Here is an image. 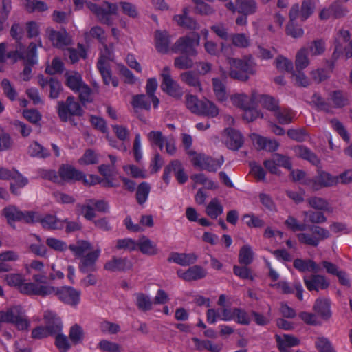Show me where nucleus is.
<instances>
[{
	"instance_id": "f257e3e1",
	"label": "nucleus",
	"mask_w": 352,
	"mask_h": 352,
	"mask_svg": "<svg viewBox=\"0 0 352 352\" xmlns=\"http://www.w3.org/2000/svg\"><path fill=\"white\" fill-rule=\"evenodd\" d=\"M68 248L76 257L80 258L78 267L81 272L85 274L96 270V261L101 254L99 247L92 250V245L89 241L78 240Z\"/></svg>"
},
{
	"instance_id": "f03ea898",
	"label": "nucleus",
	"mask_w": 352,
	"mask_h": 352,
	"mask_svg": "<svg viewBox=\"0 0 352 352\" xmlns=\"http://www.w3.org/2000/svg\"><path fill=\"white\" fill-rule=\"evenodd\" d=\"M87 6L102 23L107 25L113 23V16L118 14L119 7L122 13L129 17L135 18L138 16L136 6L132 3L127 1H121L119 3V5L105 2L102 8L93 3H88Z\"/></svg>"
},
{
	"instance_id": "7ed1b4c3",
	"label": "nucleus",
	"mask_w": 352,
	"mask_h": 352,
	"mask_svg": "<svg viewBox=\"0 0 352 352\" xmlns=\"http://www.w3.org/2000/svg\"><path fill=\"white\" fill-rule=\"evenodd\" d=\"M228 76L233 79L245 82L256 73V64L252 57L234 58L228 57Z\"/></svg>"
},
{
	"instance_id": "20e7f679",
	"label": "nucleus",
	"mask_w": 352,
	"mask_h": 352,
	"mask_svg": "<svg viewBox=\"0 0 352 352\" xmlns=\"http://www.w3.org/2000/svg\"><path fill=\"white\" fill-rule=\"evenodd\" d=\"M256 99L257 94L255 91H252L250 98L245 93H235L230 96L232 104L243 111V118L247 122H253L263 116L254 106Z\"/></svg>"
},
{
	"instance_id": "39448f33",
	"label": "nucleus",
	"mask_w": 352,
	"mask_h": 352,
	"mask_svg": "<svg viewBox=\"0 0 352 352\" xmlns=\"http://www.w3.org/2000/svg\"><path fill=\"white\" fill-rule=\"evenodd\" d=\"M5 282L11 287L17 288L20 292L28 295H38L48 294L52 289L48 286H43L33 282H25L24 276L19 273H11L4 277Z\"/></svg>"
},
{
	"instance_id": "423d86ee",
	"label": "nucleus",
	"mask_w": 352,
	"mask_h": 352,
	"mask_svg": "<svg viewBox=\"0 0 352 352\" xmlns=\"http://www.w3.org/2000/svg\"><path fill=\"white\" fill-rule=\"evenodd\" d=\"M44 319L47 326H39L34 329L32 332V338L41 339L49 335L61 332L63 328L62 322L56 314L52 311L47 310L44 313Z\"/></svg>"
},
{
	"instance_id": "0eeeda50",
	"label": "nucleus",
	"mask_w": 352,
	"mask_h": 352,
	"mask_svg": "<svg viewBox=\"0 0 352 352\" xmlns=\"http://www.w3.org/2000/svg\"><path fill=\"white\" fill-rule=\"evenodd\" d=\"M351 34L349 30L341 28L335 35L334 51L332 58L338 59L344 55L346 58L352 57V40L350 41Z\"/></svg>"
},
{
	"instance_id": "6e6552de",
	"label": "nucleus",
	"mask_w": 352,
	"mask_h": 352,
	"mask_svg": "<svg viewBox=\"0 0 352 352\" xmlns=\"http://www.w3.org/2000/svg\"><path fill=\"white\" fill-rule=\"evenodd\" d=\"M43 286H48L52 289L48 294H40L41 296L55 294L61 302L71 306H76L80 301L81 292L72 287L62 286L56 287L50 284H43Z\"/></svg>"
},
{
	"instance_id": "1a4fd4ad",
	"label": "nucleus",
	"mask_w": 352,
	"mask_h": 352,
	"mask_svg": "<svg viewBox=\"0 0 352 352\" xmlns=\"http://www.w3.org/2000/svg\"><path fill=\"white\" fill-rule=\"evenodd\" d=\"M0 317L3 322L12 323L19 330L27 329L30 325L21 305H14L6 311H1Z\"/></svg>"
},
{
	"instance_id": "9d476101",
	"label": "nucleus",
	"mask_w": 352,
	"mask_h": 352,
	"mask_svg": "<svg viewBox=\"0 0 352 352\" xmlns=\"http://www.w3.org/2000/svg\"><path fill=\"white\" fill-rule=\"evenodd\" d=\"M104 51L102 50L100 53V58L98 61V69H99L105 85H112L114 87L118 86V80L112 76L109 66V61L113 59V50L104 47Z\"/></svg>"
},
{
	"instance_id": "9b49d317",
	"label": "nucleus",
	"mask_w": 352,
	"mask_h": 352,
	"mask_svg": "<svg viewBox=\"0 0 352 352\" xmlns=\"http://www.w3.org/2000/svg\"><path fill=\"white\" fill-rule=\"evenodd\" d=\"M82 113L80 104L72 96H69L65 102H58V114L63 122L71 120L72 116H80Z\"/></svg>"
},
{
	"instance_id": "f8f14e48",
	"label": "nucleus",
	"mask_w": 352,
	"mask_h": 352,
	"mask_svg": "<svg viewBox=\"0 0 352 352\" xmlns=\"http://www.w3.org/2000/svg\"><path fill=\"white\" fill-rule=\"evenodd\" d=\"M3 214L7 219L8 223L12 226L16 221H23L25 223H34L36 217V212H25L19 210L14 206H9L3 210Z\"/></svg>"
},
{
	"instance_id": "ddd939ff",
	"label": "nucleus",
	"mask_w": 352,
	"mask_h": 352,
	"mask_svg": "<svg viewBox=\"0 0 352 352\" xmlns=\"http://www.w3.org/2000/svg\"><path fill=\"white\" fill-rule=\"evenodd\" d=\"M200 36L196 34L193 37L186 36L178 39L172 47V51L175 53L181 52L190 56H195L197 51L195 47L199 45Z\"/></svg>"
},
{
	"instance_id": "4468645a",
	"label": "nucleus",
	"mask_w": 352,
	"mask_h": 352,
	"mask_svg": "<svg viewBox=\"0 0 352 352\" xmlns=\"http://www.w3.org/2000/svg\"><path fill=\"white\" fill-rule=\"evenodd\" d=\"M160 74L162 77L161 87L163 91L173 97L180 98L183 95V91L179 84L172 78L170 67H164Z\"/></svg>"
},
{
	"instance_id": "2eb2a0df",
	"label": "nucleus",
	"mask_w": 352,
	"mask_h": 352,
	"mask_svg": "<svg viewBox=\"0 0 352 352\" xmlns=\"http://www.w3.org/2000/svg\"><path fill=\"white\" fill-rule=\"evenodd\" d=\"M37 45L31 43L25 52L21 51L20 46L19 50L10 52L6 55V59H10L12 63H14L19 59H23L30 64H35L37 63L38 57L36 54Z\"/></svg>"
},
{
	"instance_id": "dca6fc26",
	"label": "nucleus",
	"mask_w": 352,
	"mask_h": 352,
	"mask_svg": "<svg viewBox=\"0 0 352 352\" xmlns=\"http://www.w3.org/2000/svg\"><path fill=\"white\" fill-rule=\"evenodd\" d=\"M221 138L223 142L230 150L237 151L243 144V138L241 133L230 127L223 130Z\"/></svg>"
},
{
	"instance_id": "f3484780",
	"label": "nucleus",
	"mask_w": 352,
	"mask_h": 352,
	"mask_svg": "<svg viewBox=\"0 0 352 352\" xmlns=\"http://www.w3.org/2000/svg\"><path fill=\"white\" fill-rule=\"evenodd\" d=\"M266 169L272 174L280 175L279 167H284L287 169L292 168V163L289 158L280 154H274L272 158L264 162Z\"/></svg>"
},
{
	"instance_id": "a211bd4d",
	"label": "nucleus",
	"mask_w": 352,
	"mask_h": 352,
	"mask_svg": "<svg viewBox=\"0 0 352 352\" xmlns=\"http://www.w3.org/2000/svg\"><path fill=\"white\" fill-rule=\"evenodd\" d=\"M339 183V177L324 171H318L317 176L311 179V187L318 190L323 187L333 186Z\"/></svg>"
},
{
	"instance_id": "6ab92c4d",
	"label": "nucleus",
	"mask_w": 352,
	"mask_h": 352,
	"mask_svg": "<svg viewBox=\"0 0 352 352\" xmlns=\"http://www.w3.org/2000/svg\"><path fill=\"white\" fill-rule=\"evenodd\" d=\"M24 267L26 272L29 274H32L33 271L38 272L33 275L32 278L34 280V283L43 285L48 284L47 283V274L44 272V263L38 260H33L30 263L25 264Z\"/></svg>"
},
{
	"instance_id": "aec40b11",
	"label": "nucleus",
	"mask_w": 352,
	"mask_h": 352,
	"mask_svg": "<svg viewBox=\"0 0 352 352\" xmlns=\"http://www.w3.org/2000/svg\"><path fill=\"white\" fill-rule=\"evenodd\" d=\"M206 315L207 322L210 324H214L219 320L226 322L233 320L231 308L209 309Z\"/></svg>"
},
{
	"instance_id": "412c9836",
	"label": "nucleus",
	"mask_w": 352,
	"mask_h": 352,
	"mask_svg": "<svg viewBox=\"0 0 352 352\" xmlns=\"http://www.w3.org/2000/svg\"><path fill=\"white\" fill-rule=\"evenodd\" d=\"M36 219L34 223L39 222L42 227L48 230H58L62 229L65 225V221L57 218L56 216L53 214H46L44 217L36 212Z\"/></svg>"
},
{
	"instance_id": "4be33fe9",
	"label": "nucleus",
	"mask_w": 352,
	"mask_h": 352,
	"mask_svg": "<svg viewBox=\"0 0 352 352\" xmlns=\"http://www.w3.org/2000/svg\"><path fill=\"white\" fill-rule=\"evenodd\" d=\"M132 267L133 263L131 260L115 256L106 262L104 265V270L109 272H124L131 270Z\"/></svg>"
},
{
	"instance_id": "5701e85b",
	"label": "nucleus",
	"mask_w": 352,
	"mask_h": 352,
	"mask_svg": "<svg viewBox=\"0 0 352 352\" xmlns=\"http://www.w3.org/2000/svg\"><path fill=\"white\" fill-rule=\"evenodd\" d=\"M177 274L186 281H191L204 278L207 275V271L201 266L194 265L186 270H177Z\"/></svg>"
},
{
	"instance_id": "b1692460",
	"label": "nucleus",
	"mask_w": 352,
	"mask_h": 352,
	"mask_svg": "<svg viewBox=\"0 0 352 352\" xmlns=\"http://www.w3.org/2000/svg\"><path fill=\"white\" fill-rule=\"evenodd\" d=\"M59 175L60 184L72 181H80L84 177L82 172L68 164H63L60 167Z\"/></svg>"
},
{
	"instance_id": "393cba45",
	"label": "nucleus",
	"mask_w": 352,
	"mask_h": 352,
	"mask_svg": "<svg viewBox=\"0 0 352 352\" xmlns=\"http://www.w3.org/2000/svg\"><path fill=\"white\" fill-rule=\"evenodd\" d=\"M46 33L52 44L58 47H63L70 43V38L65 30L56 31L52 28H47Z\"/></svg>"
},
{
	"instance_id": "a878e982",
	"label": "nucleus",
	"mask_w": 352,
	"mask_h": 352,
	"mask_svg": "<svg viewBox=\"0 0 352 352\" xmlns=\"http://www.w3.org/2000/svg\"><path fill=\"white\" fill-rule=\"evenodd\" d=\"M304 283L306 287L309 290L324 289L328 287L329 282L325 277L322 275L316 274L304 277Z\"/></svg>"
},
{
	"instance_id": "bb28decb",
	"label": "nucleus",
	"mask_w": 352,
	"mask_h": 352,
	"mask_svg": "<svg viewBox=\"0 0 352 352\" xmlns=\"http://www.w3.org/2000/svg\"><path fill=\"white\" fill-rule=\"evenodd\" d=\"M250 138L258 149L274 151L279 146L278 143L275 140L267 139L256 133H252L250 135Z\"/></svg>"
},
{
	"instance_id": "cd10ccee",
	"label": "nucleus",
	"mask_w": 352,
	"mask_h": 352,
	"mask_svg": "<svg viewBox=\"0 0 352 352\" xmlns=\"http://www.w3.org/2000/svg\"><path fill=\"white\" fill-rule=\"evenodd\" d=\"M170 39L166 31L157 30L155 32V45L160 53L167 54L170 50Z\"/></svg>"
},
{
	"instance_id": "c85d7f7f",
	"label": "nucleus",
	"mask_w": 352,
	"mask_h": 352,
	"mask_svg": "<svg viewBox=\"0 0 352 352\" xmlns=\"http://www.w3.org/2000/svg\"><path fill=\"white\" fill-rule=\"evenodd\" d=\"M197 255L195 253H179L172 252L168 261L180 265L182 266H188L195 263L197 260Z\"/></svg>"
},
{
	"instance_id": "c756f323",
	"label": "nucleus",
	"mask_w": 352,
	"mask_h": 352,
	"mask_svg": "<svg viewBox=\"0 0 352 352\" xmlns=\"http://www.w3.org/2000/svg\"><path fill=\"white\" fill-rule=\"evenodd\" d=\"M219 108L212 101L202 100L197 116H202L209 118H217L219 115Z\"/></svg>"
},
{
	"instance_id": "7c9ffc66",
	"label": "nucleus",
	"mask_w": 352,
	"mask_h": 352,
	"mask_svg": "<svg viewBox=\"0 0 352 352\" xmlns=\"http://www.w3.org/2000/svg\"><path fill=\"white\" fill-rule=\"evenodd\" d=\"M275 337L278 349L282 352H287L289 348L297 346L300 342L296 337L289 334H276Z\"/></svg>"
},
{
	"instance_id": "2f4dec72",
	"label": "nucleus",
	"mask_w": 352,
	"mask_h": 352,
	"mask_svg": "<svg viewBox=\"0 0 352 352\" xmlns=\"http://www.w3.org/2000/svg\"><path fill=\"white\" fill-rule=\"evenodd\" d=\"M138 249L144 254L155 255L158 252L157 244L146 236H141L137 241Z\"/></svg>"
},
{
	"instance_id": "473e14b6",
	"label": "nucleus",
	"mask_w": 352,
	"mask_h": 352,
	"mask_svg": "<svg viewBox=\"0 0 352 352\" xmlns=\"http://www.w3.org/2000/svg\"><path fill=\"white\" fill-rule=\"evenodd\" d=\"M152 100L148 95L138 94L133 96L131 100V105L135 112L140 109L150 110Z\"/></svg>"
},
{
	"instance_id": "72a5a7b5",
	"label": "nucleus",
	"mask_w": 352,
	"mask_h": 352,
	"mask_svg": "<svg viewBox=\"0 0 352 352\" xmlns=\"http://www.w3.org/2000/svg\"><path fill=\"white\" fill-rule=\"evenodd\" d=\"M294 266L300 272H318L320 266L311 259L296 258L294 261Z\"/></svg>"
},
{
	"instance_id": "f704fd0d",
	"label": "nucleus",
	"mask_w": 352,
	"mask_h": 352,
	"mask_svg": "<svg viewBox=\"0 0 352 352\" xmlns=\"http://www.w3.org/2000/svg\"><path fill=\"white\" fill-rule=\"evenodd\" d=\"M212 89L217 101L223 102L228 100V95L226 85L218 78H213Z\"/></svg>"
},
{
	"instance_id": "c9c22d12",
	"label": "nucleus",
	"mask_w": 352,
	"mask_h": 352,
	"mask_svg": "<svg viewBox=\"0 0 352 352\" xmlns=\"http://www.w3.org/2000/svg\"><path fill=\"white\" fill-rule=\"evenodd\" d=\"M188 9L185 8L183 10V14L175 15L174 17L176 23L180 25L191 30L199 29L198 23L194 21L192 18L188 16Z\"/></svg>"
},
{
	"instance_id": "e433bc0d",
	"label": "nucleus",
	"mask_w": 352,
	"mask_h": 352,
	"mask_svg": "<svg viewBox=\"0 0 352 352\" xmlns=\"http://www.w3.org/2000/svg\"><path fill=\"white\" fill-rule=\"evenodd\" d=\"M257 10L255 0H236V11L244 15L254 14Z\"/></svg>"
},
{
	"instance_id": "4c0bfd02",
	"label": "nucleus",
	"mask_w": 352,
	"mask_h": 352,
	"mask_svg": "<svg viewBox=\"0 0 352 352\" xmlns=\"http://www.w3.org/2000/svg\"><path fill=\"white\" fill-rule=\"evenodd\" d=\"M223 212V207L217 198L210 200L206 207V213L211 219H216Z\"/></svg>"
},
{
	"instance_id": "58836bf2",
	"label": "nucleus",
	"mask_w": 352,
	"mask_h": 352,
	"mask_svg": "<svg viewBox=\"0 0 352 352\" xmlns=\"http://www.w3.org/2000/svg\"><path fill=\"white\" fill-rule=\"evenodd\" d=\"M297 156L309 161L314 165L318 166L320 160L318 157L308 148L303 146H298L294 148Z\"/></svg>"
},
{
	"instance_id": "ea45409f",
	"label": "nucleus",
	"mask_w": 352,
	"mask_h": 352,
	"mask_svg": "<svg viewBox=\"0 0 352 352\" xmlns=\"http://www.w3.org/2000/svg\"><path fill=\"white\" fill-rule=\"evenodd\" d=\"M66 85L72 90L79 89L80 87L84 84L81 75L76 72H67L65 74Z\"/></svg>"
},
{
	"instance_id": "a19ab883",
	"label": "nucleus",
	"mask_w": 352,
	"mask_h": 352,
	"mask_svg": "<svg viewBox=\"0 0 352 352\" xmlns=\"http://www.w3.org/2000/svg\"><path fill=\"white\" fill-rule=\"evenodd\" d=\"M85 38L87 41H88L90 38H96L102 45V48L100 49V52L102 50L104 51V47L106 45L108 48H110L112 50V47H108L107 44L104 43L106 36L105 32L103 30L102 28H101L99 26H94L91 28L90 31L89 32H87L85 34Z\"/></svg>"
},
{
	"instance_id": "79ce46f5",
	"label": "nucleus",
	"mask_w": 352,
	"mask_h": 352,
	"mask_svg": "<svg viewBox=\"0 0 352 352\" xmlns=\"http://www.w3.org/2000/svg\"><path fill=\"white\" fill-rule=\"evenodd\" d=\"M309 205L316 210H324L328 212H333V208L324 199L318 197H311L308 199Z\"/></svg>"
},
{
	"instance_id": "37998d69",
	"label": "nucleus",
	"mask_w": 352,
	"mask_h": 352,
	"mask_svg": "<svg viewBox=\"0 0 352 352\" xmlns=\"http://www.w3.org/2000/svg\"><path fill=\"white\" fill-rule=\"evenodd\" d=\"M314 311L323 318L331 316L330 304L327 299H318L314 306Z\"/></svg>"
},
{
	"instance_id": "c03bdc74",
	"label": "nucleus",
	"mask_w": 352,
	"mask_h": 352,
	"mask_svg": "<svg viewBox=\"0 0 352 352\" xmlns=\"http://www.w3.org/2000/svg\"><path fill=\"white\" fill-rule=\"evenodd\" d=\"M308 52L306 47L300 49L296 55L295 66L297 71L303 70L309 65Z\"/></svg>"
},
{
	"instance_id": "a18cd8bd",
	"label": "nucleus",
	"mask_w": 352,
	"mask_h": 352,
	"mask_svg": "<svg viewBox=\"0 0 352 352\" xmlns=\"http://www.w3.org/2000/svg\"><path fill=\"white\" fill-rule=\"evenodd\" d=\"M19 259L17 252L8 250L0 253V272H8L10 267L8 265L4 263L6 261H16Z\"/></svg>"
},
{
	"instance_id": "49530a36",
	"label": "nucleus",
	"mask_w": 352,
	"mask_h": 352,
	"mask_svg": "<svg viewBox=\"0 0 352 352\" xmlns=\"http://www.w3.org/2000/svg\"><path fill=\"white\" fill-rule=\"evenodd\" d=\"M187 154L190 158V161L194 166L200 169L205 170L208 155L201 153H197L192 150L187 151Z\"/></svg>"
},
{
	"instance_id": "de8ad7c7",
	"label": "nucleus",
	"mask_w": 352,
	"mask_h": 352,
	"mask_svg": "<svg viewBox=\"0 0 352 352\" xmlns=\"http://www.w3.org/2000/svg\"><path fill=\"white\" fill-rule=\"evenodd\" d=\"M28 152L30 156L38 158H45L50 155L47 150L37 142H33L29 145Z\"/></svg>"
},
{
	"instance_id": "09e8293b",
	"label": "nucleus",
	"mask_w": 352,
	"mask_h": 352,
	"mask_svg": "<svg viewBox=\"0 0 352 352\" xmlns=\"http://www.w3.org/2000/svg\"><path fill=\"white\" fill-rule=\"evenodd\" d=\"M69 337L74 344L82 342L85 338V332L81 326L75 324L70 327Z\"/></svg>"
},
{
	"instance_id": "8fccbe9b",
	"label": "nucleus",
	"mask_w": 352,
	"mask_h": 352,
	"mask_svg": "<svg viewBox=\"0 0 352 352\" xmlns=\"http://www.w3.org/2000/svg\"><path fill=\"white\" fill-rule=\"evenodd\" d=\"M256 100L261 104V106L269 111H273L274 113L278 109V102L275 98L267 95H261L259 98L257 97Z\"/></svg>"
},
{
	"instance_id": "3c124183",
	"label": "nucleus",
	"mask_w": 352,
	"mask_h": 352,
	"mask_svg": "<svg viewBox=\"0 0 352 352\" xmlns=\"http://www.w3.org/2000/svg\"><path fill=\"white\" fill-rule=\"evenodd\" d=\"M10 179L14 180V183H12L10 185V190L15 195L18 194L16 188H23L28 183V180L26 177L15 170H13L12 176Z\"/></svg>"
},
{
	"instance_id": "603ef678",
	"label": "nucleus",
	"mask_w": 352,
	"mask_h": 352,
	"mask_svg": "<svg viewBox=\"0 0 352 352\" xmlns=\"http://www.w3.org/2000/svg\"><path fill=\"white\" fill-rule=\"evenodd\" d=\"M157 85L158 84L156 78H151L148 79L146 86V94L151 97V99L152 100V103L153 104V107L155 109L158 107L160 103L159 99L155 95V92L157 88Z\"/></svg>"
},
{
	"instance_id": "864d4df0",
	"label": "nucleus",
	"mask_w": 352,
	"mask_h": 352,
	"mask_svg": "<svg viewBox=\"0 0 352 352\" xmlns=\"http://www.w3.org/2000/svg\"><path fill=\"white\" fill-rule=\"evenodd\" d=\"M181 80L187 85L197 89L199 91L202 90L199 77L192 72H186L181 74Z\"/></svg>"
},
{
	"instance_id": "5fc2aeb1",
	"label": "nucleus",
	"mask_w": 352,
	"mask_h": 352,
	"mask_svg": "<svg viewBox=\"0 0 352 352\" xmlns=\"http://www.w3.org/2000/svg\"><path fill=\"white\" fill-rule=\"evenodd\" d=\"M169 169L173 170L179 183L184 184L188 180V176L185 173L182 164L179 161H173L169 165Z\"/></svg>"
},
{
	"instance_id": "6e6d98bb",
	"label": "nucleus",
	"mask_w": 352,
	"mask_h": 352,
	"mask_svg": "<svg viewBox=\"0 0 352 352\" xmlns=\"http://www.w3.org/2000/svg\"><path fill=\"white\" fill-rule=\"evenodd\" d=\"M135 301L138 307L142 311H148L151 309L153 301L149 296L143 293H138L135 294Z\"/></svg>"
},
{
	"instance_id": "4d7b16f0",
	"label": "nucleus",
	"mask_w": 352,
	"mask_h": 352,
	"mask_svg": "<svg viewBox=\"0 0 352 352\" xmlns=\"http://www.w3.org/2000/svg\"><path fill=\"white\" fill-rule=\"evenodd\" d=\"M278 122L282 124H289L295 116V113L291 109H283L280 110L278 109L274 113Z\"/></svg>"
},
{
	"instance_id": "13d9d810",
	"label": "nucleus",
	"mask_w": 352,
	"mask_h": 352,
	"mask_svg": "<svg viewBox=\"0 0 352 352\" xmlns=\"http://www.w3.org/2000/svg\"><path fill=\"white\" fill-rule=\"evenodd\" d=\"M76 209L86 219L89 221L94 220L96 216L94 206L90 203V201L85 204H78L76 206Z\"/></svg>"
},
{
	"instance_id": "bf43d9fd",
	"label": "nucleus",
	"mask_w": 352,
	"mask_h": 352,
	"mask_svg": "<svg viewBox=\"0 0 352 352\" xmlns=\"http://www.w3.org/2000/svg\"><path fill=\"white\" fill-rule=\"evenodd\" d=\"M254 253L249 245H243L239 252V261L241 264L249 265L253 261Z\"/></svg>"
},
{
	"instance_id": "052dcab7",
	"label": "nucleus",
	"mask_w": 352,
	"mask_h": 352,
	"mask_svg": "<svg viewBox=\"0 0 352 352\" xmlns=\"http://www.w3.org/2000/svg\"><path fill=\"white\" fill-rule=\"evenodd\" d=\"M193 341L199 350L207 349L211 352H219L221 349V345L216 344L210 340H200L194 338Z\"/></svg>"
},
{
	"instance_id": "680f3d73",
	"label": "nucleus",
	"mask_w": 352,
	"mask_h": 352,
	"mask_svg": "<svg viewBox=\"0 0 352 352\" xmlns=\"http://www.w3.org/2000/svg\"><path fill=\"white\" fill-rule=\"evenodd\" d=\"M232 43L239 48H246L250 44V38L243 33H236L231 36Z\"/></svg>"
},
{
	"instance_id": "e2e57ef3",
	"label": "nucleus",
	"mask_w": 352,
	"mask_h": 352,
	"mask_svg": "<svg viewBox=\"0 0 352 352\" xmlns=\"http://www.w3.org/2000/svg\"><path fill=\"white\" fill-rule=\"evenodd\" d=\"M185 98L186 108L191 113L197 115L202 100H199L197 96L191 94H187Z\"/></svg>"
},
{
	"instance_id": "0e129e2a",
	"label": "nucleus",
	"mask_w": 352,
	"mask_h": 352,
	"mask_svg": "<svg viewBox=\"0 0 352 352\" xmlns=\"http://www.w3.org/2000/svg\"><path fill=\"white\" fill-rule=\"evenodd\" d=\"M147 138L152 145L158 146L161 150L163 149L166 138L160 131H152L148 133Z\"/></svg>"
},
{
	"instance_id": "69168bd1",
	"label": "nucleus",
	"mask_w": 352,
	"mask_h": 352,
	"mask_svg": "<svg viewBox=\"0 0 352 352\" xmlns=\"http://www.w3.org/2000/svg\"><path fill=\"white\" fill-rule=\"evenodd\" d=\"M325 42L323 40L318 39L313 41L309 45L307 52L312 56H320L325 51Z\"/></svg>"
},
{
	"instance_id": "338daca9",
	"label": "nucleus",
	"mask_w": 352,
	"mask_h": 352,
	"mask_svg": "<svg viewBox=\"0 0 352 352\" xmlns=\"http://www.w3.org/2000/svg\"><path fill=\"white\" fill-rule=\"evenodd\" d=\"M232 314L233 315V320L241 324H248L250 322V317L248 313L239 308L232 309Z\"/></svg>"
},
{
	"instance_id": "774afa93",
	"label": "nucleus",
	"mask_w": 352,
	"mask_h": 352,
	"mask_svg": "<svg viewBox=\"0 0 352 352\" xmlns=\"http://www.w3.org/2000/svg\"><path fill=\"white\" fill-rule=\"evenodd\" d=\"M98 348L104 352H122L121 346L116 342L102 340L98 344Z\"/></svg>"
}]
</instances>
